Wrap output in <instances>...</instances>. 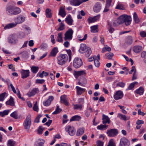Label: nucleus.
Here are the masks:
<instances>
[{"instance_id":"nucleus-1","label":"nucleus","mask_w":146,"mask_h":146,"mask_svg":"<svg viewBox=\"0 0 146 146\" xmlns=\"http://www.w3.org/2000/svg\"><path fill=\"white\" fill-rule=\"evenodd\" d=\"M131 18L130 16L123 15L119 17L116 21L118 24H121L125 23L126 25L128 26L131 23Z\"/></svg>"},{"instance_id":"nucleus-2","label":"nucleus","mask_w":146,"mask_h":146,"mask_svg":"<svg viewBox=\"0 0 146 146\" xmlns=\"http://www.w3.org/2000/svg\"><path fill=\"white\" fill-rule=\"evenodd\" d=\"M6 9L7 13L11 15H17L21 12V10L19 8L12 6L7 7Z\"/></svg>"},{"instance_id":"nucleus-3","label":"nucleus","mask_w":146,"mask_h":146,"mask_svg":"<svg viewBox=\"0 0 146 146\" xmlns=\"http://www.w3.org/2000/svg\"><path fill=\"white\" fill-rule=\"evenodd\" d=\"M31 122V115H28L25 119L23 123V125L25 129L27 132L29 131L30 128Z\"/></svg>"},{"instance_id":"nucleus-4","label":"nucleus","mask_w":146,"mask_h":146,"mask_svg":"<svg viewBox=\"0 0 146 146\" xmlns=\"http://www.w3.org/2000/svg\"><path fill=\"white\" fill-rule=\"evenodd\" d=\"M68 57L66 54H61L57 58L58 64L61 65H62L67 62Z\"/></svg>"},{"instance_id":"nucleus-5","label":"nucleus","mask_w":146,"mask_h":146,"mask_svg":"<svg viewBox=\"0 0 146 146\" xmlns=\"http://www.w3.org/2000/svg\"><path fill=\"white\" fill-rule=\"evenodd\" d=\"M73 33V31L71 29H69L64 34V40L67 41L72 40Z\"/></svg>"},{"instance_id":"nucleus-6","label":"nucleus","mask_w":146,"mask_h":146,"mask_svg":"<svg viewBox=\"0 0 146 146\" xmlns=\"http://www.w3.org/2000/svg\"><path fill=\"white\" fill-rule=\"evenodd\" d=\"M7 40L9 43L15 44L17 41V36L15 34H11L8 38Z\"/></svg>"},{"instance_id":"nucleus-7","label":"nucleus","mask_w":146,"mask_h":146,"mask_svg":"<svg viewBox=\"0 0 146 146\" xmlns=\"http://www.w3.org/2000/svg\"><path fill=\"white\" fill-rule=\"evenodd\" d=\"M123 94L121 90H118L115 92L113 94V98L116 100L122 99L123 96Z\"/></svg>"},{"instance_id":"nucleus-8","label":"nucleus","mask_w":146,"mask_h":146,"mask_svg":"<svg viewBox=\"0 0 146 146\" xmlns=\"http://www.w3.org/2000/svg\"><path fill=\"white\" fill-rule=\"evenodd\" d=\"M82 65V60L79 58H75L73 61V65L76 68L80 67Z\"/></svg>"},{"instance_id":"nucleus-9","label":"nucleus","mask_w":146,"mask_h":146,"mask_svg":"<svg viewBox=\"0 0 146 146\" xmlns=\"http://www.w3.org/2000/svg\"><path fill=\"white\" fill-rule=\"evenodd\" d=\"M107 133L109 137H115L117 135L118 130L116 129H111L107 130Z\"/></svg>"},{"instance_id":"nucleus-10","label":"nucleus","mask_w":146,"mask_h":146,"mask_svg":"<svg viewBox=\"0 0 146 146\" xmlns=\"http://www.w3.org/2000/svg\"><path fill=\"white\" fill-rule=\"evenodd\" d=\"M66 131L68 132L69 134L70 135L72 136L74 135L76 132V130L74 127L70 125L67 126L65 128Z\"/></svg>"},{"instance_id":"nucleus-11","label":"nucleus","mask_w":146,"mask_h":146,"mask_svg":"<svg viewBox=\"0 0 146 146\" xmlns=\"http://www.w3.org/2000/svg\"><path fill=\"white\" fill-rule=\"evenodd\" d=\"M129 142L125 137H122L120 139L119 146H129Z\"/></svg>"},{"instance_id":"nucleus-12","label":"nucleus","mask_w":146,"mask_h":146,"mask_svg":"<svg viewBox=\"0 0 146 146\" xmlns=\"http://www.w3.org/2000/svg\"><path fill=\"white\" fill-rule=\"evenodd\" d=\"M54 99V98L53 96H50L46 101L43 102L44 105L46 106H49L51 102Z\"/></svg>"},{"instance_id":"nucleus-13","label":"nucleus","mask_w":146,"mask_h":146,"mask_svg":"<svg viewBox=\"0 0 146 146\" xmlns=\"http://www.w3.org/2000/svg\"><path fill=\"white\" fill-rule=\"evenodd\" d=\"M69 1L71 5L75 6L79 5L83 2L80 0H69Z\"/></svg>"},{"instance_id":"nucleus-14","label":"nucleus","mask_w":146,"mask_h":146,"mask_svg":"<svg viewBox=\"0 0 146 146\" xmlns=\"http://www.w3.org/2000/svg\"><path fill=\"white\" fill-rule=\"evenodd\" d=\"M100 17V15H98L93 17H89L88 19V21L89 23H94L98 20Z\"/></svg>"},{"instance_id":"nucleus-15","label":"nucleus","mask_w":146,"mask_h":146,"mask_svg":"<svg viewBox=\"0 0 146 146\" xmlns=\"http://www.w3.org/2000/svg\"><path fill=\"white\" fill-rule=\"evenodd\" d=\"M102 119V123L103 124H109L110 123V118L108 116L104 114L103 115Z\"/></svg>"},{"instance_id":"nucleus-16","label":"nucleus","mask_w":146,"mask_h":146,"mask_svg":"<svg viewBox=\"0 0 146 146\" xmlns=\"http://www.w3.org/2000/svg\"><path fill=\"white\" fill-rule=\"evenodd\" d=\"M88 48L86 44H82L80 45V47L79 51L81 53H84L87 50Z\"/></svg>"},{"instance_id":"nucleus-17","label":"nucleus","mask_w":146,"mask_h":146,"mask_svg":"<svg viewBox=\"0 0 146 146\" xmlns=\"http://www.w3.org/2000/svg\"><path fill=\"white\" fill-rule=\"evenodd\" d=\"M101 5L99 2L97 3L94 7V10L95 12H98L101 9Z\"/></svg>"},{"instance_id":"nucleus-18","label":"nucleus","mask_w":146,"mask_h":146,"mask_svg":"<svg viewBox=\"0 0 146 146\" xmlns=\"http://www.w3.org/2000/svg\"><path fill=\"white\" fill-rule=\"evenodd\" d=\"M60 102L63 103L66 106H68L69 105V103L66 100V97L65 95L62 96L60 97Z\"/></svg>"},{"instance_id":"nucleus-19","label":"nucleus","mask_w":146,"mask_h":146,"mask_svg":"<svg viewBox=\"0 0 146 146\" xmlns=\"http://www.w3.org/2000/svg\"><path fill=\"white\" fill-rule=\"evenodd\" d=\"M76 89L77 90V95H81L83 92H84L86 90L85 88H82L78 86L76 87Z\"/></svg>"},{"instance_id":"nucleus-20","label":"nucleus","mask_w":146,"mask_h":146,"mask_svg":"<svg viewBox=\"0 0 146 146\" xmlns=\"http://www.w3.org/2000/svg\"><path fill=\"white\" fill-rule=\"evenodd\" d=\"M58 15L62 17H64L66 16V13L65 12V9L63 7H61L60 8Z\"/></svg>"},{"instance_id":"nucleus-21","label":"nucleus","mask_w":146,"mask_h":146,"mask_svg":"<svg viewBox=\"0 0 146 146\" xmlns=\"http://www.w3.org/2000/svg\"><path fill=\"white\" fill-rule=\"evenodd\" d=\"M142 50V47L140 46H135L133 48V51L136 53H138L140 52Z\"/></svg>"},{"instance_id":"nucleus-22","label":"nucleus","mask_w":146,"mask_h":146,"mask_svg":"<svg viewBox=\"0 0 146 146\" xmlns=\"http://www.w3.org/2000/svg\"><path fill=\"white\" fill-rule=\"evenodd\" d=\"M65 21L69 25H72L73 20L70 15H69L65 19Z\"/></svg>"},{"instance_id":"nucleus-23","label":"nucleus","mask_w":146,"mask_h":146,"mask_svg":"<svg viewBox=\"0 0 146 146\" xmlns=\"http://www.w3.org/2000/svg\"><path fill=\"white\" fill-rule=\"evenodd\" d=\"M17 25V23H11L6 25L4 27V29L5 30L9 29L15 27Z\"/></svg>"},{"instance_id":"nucleus-24","label":"nucleus","mask_w":146,"mask_h":146,"mask_svg":"<svg viewBox=\"0 0 146 146\" xmlns=\"http://www.w3.org/2000/svg\"><path fill=\"white\" fill-rule=\"evenodd\" d=\"M58 52V48L57 47H54L52 50L50 56L55 57Z\"/></svg>"},{"instance_id":"nucleus-25","label":"nucleus","mask_w":146,"mask_h":146,"mask_svg":"<svg viewBox=\"0 0 146 146\" xmlns=\"http://www.w3.org/2000/svg\"><path fill=\"white\" fill-rule=\"evenodd\" d=\"M7 105L13 106L15 105V103L13 99L12 96H11L9 100L6 102Z\"/></svg>"},{"instance_id":"nucleus-26","label":"nucleus","mask_w":146,"mask_h":146,"mask_svg":"<svg viewBox=\"0 0 146 146\" xmlns=\"http://www.w3.org/2000/svg\"><path fill=\"white\" fill-rule=\"evenodd\" d=\"M38 91L37 89L33 90L29 92L27 94L29 97H31L35 95Z\"/></svg>"},{"instance_id":"nucleus-27","label":"nucleus","mask_w":146,"mask_h":146,"mask_svg":"<svg viewBox=\"0 0 146 146\" xmlns=\"http://www.w3.org/2000/svg\"><path fill=\"white\" fill-rule=\"evenodd\" d=\"M108 127V125L106 124L104 125L101 124L97 127V129L102 130H106Z\"/></svg>"},{"instance_id":"nucleus-28","label":"nucleus","mask_w":146,"mask_h":146,"mask_svg":"<svg viewBox=\"0 0 146 146\" xmlns=\"http://www.w3.org/2000/svg\"><path fill=\"white\" fill-rule=\"evenodd\" d=\"M62 38V33H59L58 34L56 41L59 42H62L63 41Z\"/></svg>"},{"instance_id":"nucleus-29","label":"nucleus","mask_w":146,"mask_h":146,"mask_svg":"<svg viewBox=\"0 0 146 146\" xmlns=\"http://www.w3.org/2000/svg\"><path fill=\"white\" fill-rule=\"evenodd\" d=\"M144 92V89L142 87H140L135 91V93L141 95L143 94Z\"/></svg>"},{"instance_id":"nucleus-30","label":"nucleus","mask_w":146,"mask_h":146,"mask_svg":"<svg viewBox=\"0 0 146 146\" xmlns=\"http://www.w3.org/2000/svg\"><path fill=\"white\" fill-rule=\"evenodd\" d=\"M67 69L70 72H73V73H86V72L84 70L77 72L75 70H73L71 67L69 66L67 67Z\"/></svg>"},{"instance_id":"nucleus-31","label":"nucleus","mask_w":146,"mask_h":146,"mask_svg":"<svg viewBox=\"0 0 146 146\" xmlns=\"http://www.w3.org/2000/svg\"><path fill=\"white\" fill-rule=\"evenodd\" d=\"M117 116L120 119L124 121L127 120L129 119V117H127L125 115L120 113L118 114Z\"/></svg>"},{"instance_id":"nucleus-32","label":"nucleus","mask_w":146,"mask_h":146,"mask_svg":"<svg viewBox=\"0 0 146 146\" xmlns=\"http://www.w3.org/2000/svg\"><path fill=\"white\" fill-rule=\"evenodd\" d=\"M81 119V117L78 115H76L72 117L70 119V121H79Z\"/></svg>"},{"instance_id":"nucleus-33","label":"nucleus","mask_w":146,"mask_h":146,"mask_svg":"<svg viewBox=\"0 0 146 146\" xmlns=\"http://www.w3.org/2000/svg\"><path fill=\"white\" fill-rule=\"evenodd\" d=\"M16 23H17L20 24L23 22L25 20L24 17L19 16L17 18Z\"/></svg>"},{"instance_id":"nucleus-34","label":"nucleus","mask_w":146,"mask_h":146,"mask_svg":"<svg viewBox=\"0 0 146 146\" xmlns=\"http://www.w3.org/2000/svg\"><path fill=\"white\" fill-rule=\"evenodd\" d=\"M51 10L50 9H47L46 11V15L47 17L51 18L52 17V15L51 12Z\"/></svg>"},{"instance_id":"nucleus-35","label":"nucleus","mask_w":146,"mask_h":146,"mask_svg":"<svg viewBox=\"0 0 146 146\" xmlns=\"http://www.w3.org/2000/svg\"><path fill=\"white\" fill-rule=\"evenodd\" d=\"M84 133V129L83 128H80L77 131L76 135L79 136L82 135Z\"/></svg>"},{"instance_id":"nucleus-36","label":"nucleus","mask_w":146,"mask_h":146,"mask_svg":"<svg viewBox=\"0 0 146 146\" xmlns=\"http://www.w3.org/2000/svg\"><path fill=\"white\" fill-rule=\"evenodd\" d=\"M133 19L135 23H138L139 22V20L136 13H134Z\"/></svg>"},{"instance_id":"nucleus-37","label":"nucleus","mask_w":146,"mask_h":146,"mask_svg":"<svg viewBox=\"0 0 146 146\" xmlns=\"http://www.w3.org/2000/svg\"><path fill=\"white\" fill-rule=\"evenodd\" d=\"M91 31L92 33H95L97 32V29H98V25H94L90 27Z\"/></svg>"},{"instance_id":"nucleus-38","label":"nucleus","mask_w":146,"mask_h":146,"mask_svg":"<svg viewBox=\"0 0 146 146\" xmlns=\"http://www.w3.org/2000/svg\"><path fill=\"white\" fill-rule=\"evenodd\" d=\"M113 56V54L111 52H109L105 54L106 58L109 60L111 59Z\"/></svg>"},{"instance_id":"nucleus-39","label":"nucleus","mask_w":146,"mask_h":146,"mask_svg":"<svg viewBox=\"0 0 146 146\" xmlns=\"http://www.w3.org/2000/svg\"><path fill=\"white\" fill-rule=\"evenodd\" d=\"M9 110H5L3 112H0V115L2 117H3L5 115H8L9 112Z\"/></svg>"},{"instance_id":"nucleus-40","label":"nucleus","mask_w":146,"mask_h":146,"mask_svg":"<svg viewBox=\"0 0 146 146\" xmlns=\"http://www.w3.org/2000/svg\"><path fill=\"white\" fill-rule=\"evenodd\" d=\"M133 41L132 37L130 36H129L126 39L127 43L129 44H131Z\"/></svg>"},{"instance_id":"nucleus-41","label":"nucleus","mask_w":146,"mask_h":146,"mask_svg":"<svg viewBox=\"0 0 146 146\" xmlns=\"http://www.w3.org/2000/svg\"><path fill=\"white\" fill-rule=\"evenodd\" d=\"M39 69L38 66H33L31 68V70L33 73H36L37 72Z\"/></svg>"},{"instance_id":"nucleus-42","label":"nucleus","mask_w":146,"mask_h":146,"mask_svg":"<svg viewBox=\"0 0 146 146\" xmlns=\"http://www.w3.org/2000/svg\"><path fill=\"white\" fill-rule=\"evenodd\" d=\"M137 83H138L137 82H134L131 83L127 88V90H131L133 89L134 88L135 85Z\"/></svg>"},{"instance_id":"nucleus-43","label":"nucleus","mask_w":146,"mask_h":146,"mask_svg":"<svg viewBox=\"0 0 146 146\" xmlns=\"http://www.w3.org/2000/svg\"><path fill=\"white\" fill-rule=\"evenodd\" d=\"M115 9L120 10H124V7L123 5L120 3H118L115 8Z\"/></svg>"},{"instance_id":"nucleus-44","label":"nucleus","mask_w":146,"mask_h":146,"mask_svg":"<svg viewBox=\"0 0 146 146\" xmlns=\"http://www.w3.org/2000/svg\"><path fill=\"white\" fill-rule=\"evenodd\" d=\"M64 29V25L62 22L60 24L59 27L57 29V31H59Z\"/></svg>"},{"instance_id":"nucleus-45","label":"nucleus","mask_w":146,"mask_h":146,"mask_svg":"<svg viewBox=\"0 0 146 146\" xmlns=\"http://www.w3.org/2000/svg\"><path fill=\"white\" fill-rule=\"evenodd\" d=\"M74 109L75 110L80 109L81 110L82 107V105L81 104H75L74 105Z\"/></svg>"},{"instance_id":"nucleus-46","label":"nucleus","mask_w":146,"mask_h":146,"mask_svg":"<svg viewBox=\"0 0 146 146\" xmlns=\"http://www.w3.org/2000/svg\"><path fill=\"white\" fill-rule=\"evenodd\" d=\"M7 94V93L5 92L0 94V101H3L4 100V99L6 95Z\"/></svg>"},{"instance_id":"nucleus-47","label":"nucleus","mask_w":146,"mask_h":146,"mask_svg":"<svg viewBox=\"0 0 146 146\" xmlns=\"http://www.w3.org/2000/svg\"><path fill=\"white\" fill-rule=\"evenodd\" d=\"M85 52L86 56H89L92 53V51L90 48L88 47L87 49V50Z\"/></svg>"},{"instance_id":"nucleus-48","label":"nucleus","mask_w":146,"mask_h":146,"mask_svg":"<svg viewBox=\"0 0 146 146\" xmlns=\"http://www.w3.org/2000/svg\"><path fill=\"white\" fill-rule=\"evenodd\" d=\"M10 116L15 119H17L18 118V115L17 112L16 111H15L11 113L10 115Z\"/></svg>"},{"instance_id":"nucleus-49","label":"nucleus","mask_w":146,"mask_h":146,"mask_svg":"<svg viewBox=\"0 0 146 146\" xmlns=\"http://www.w3.org/2000/svg\"><path fill=\"white\" fill-rule=\"evenodd\" d=\"M61 111V110L59 108V106H57L56 108L55 111L52 113V114H57L60 113Z\"/></svg>"},{"instance_id":"nucleus-50","label":"nucleus","mask_w":146,"mask_h":146,"mask_svg":"<svg viewBox=\"0 0 146 146\" xmlns=\"http://www.w3.org/2000/svg\"><path fill=\"white\" fill-rule=\"evenodd\" d=\"M66 51L69 56V62H70L71 60L72 52L71 50L70 49L67 50H66Z\"/></svg>"},{"instance_id":"nucleus-51","label":"nucleus","mask_w":146,"mask_h":146,"mask_svg":"<svg viewBox=\"0 0 146 146\" xmlns=\"http://www.w3.org/2000/svg\"><path fill=\"white\" fill-rule=\"evenodd\" d=\"M94 64L97 67H99L100 65V63L99 60L97 59V57L94 60Z\"/></svg>"},{"instance_id":"nucleus-52","label":"nucleus","mask_w":146,"mask_h":146,"mask_svg":"<svg viewBox=\"0 0 146 146\" xmlns=\"http://www.w3.org/2000/svg\"><path fill=\"white\" fill-rule=\"evenodd\" d=\"M45 82V80L44 79H36V80L35 83L38 84H42Z\"/></svg>"},{"instance_id":"nucleus-53","label":"nucleus","mask_w":146,"mask_h":146,"mask_svg":"<svg viewBox=\"0 0 146 146\" xmlns=\"http://www.w3.org/2000/svg\"><path fill=\"white\" fill-rule=\"evenodd\" d=\"M107 146H115L113 139H111L110 140L109 144Z\"/></svg>"},{"instance_id":"nucleus-54","label":"nucleus","mask_w":146,"mask_h":146,"mask_svg":"<svg viewBox=\"0 0 146 146\" xmlns=\"http://www.w3.org/2000/svg\"><path fill=\"white\" fill-rule=\"evenodd\" d=\"M15 144V142L10 140L8 141L7 143L8 146H14Z\"/></svg>"},{"instance_id":"nucleus-55","label":"nucleus","mask_w":146,"mask_h":146,"mask_svg":"<svg viewBox=\"0 0 146 146\" xmlns=\"http://www.w3.org/2000/svg\"><path fill=\"white\" fill-rule=\"evenodd\" d=\"M38 144L39 145L38 146H42L44 144V141L43 139H39L38 140Z\"/></svg>"},{"instance_id":"nucleus-56","label":"nucleus","mask_w":146,"mask_h":146,"mask_svg":"<svg viewBox=\"0 0 146 146\" xmlns=\"http://www.w3.org/2000/svg\"><path fill=\"white\" fill-rule=\"evenodd\" d=\"M125 86V84L123 82H119L117 84L116 86L121 88H123Z\"/></svg>"},{"instance_id":"nucleus-57","label":"nucleus","mask_w":146,"mask_h":146,"mask_svg":"<svg viewBox=\"0 0 146 146\" xmlns=\"http://www.w3.org/2000/svg\"><path fill=\"white\" fill-rule=\"evenodd\" d=\"M37 104V102H36L33 107V109L35 111L38 112V108Z\"/></svg>"},{"instance_id":"nucleus-58","label":"nucleus","mask_w":146,"mask_h":146,"mask_svg":"<svg viewBox=\"0 0 146 146\" xmlns=\"http://www.w3.org/2000/svg\"><path fill=\"white\" fill-rule=\"evenodd\" d=\"M97 146H103V142L100 140L96 141Z\"/></svg>"},{"instance_id":"nucleus-59","label":"nucleus","mask_w":146,"mask_h":146,"mask_svg":"<svg viewBox=\"0 0 146 146\" xmlns=\"http://www.w3.org/2000/svg\"><path fill=\"white\" fill-rule=\"evenodd\" d=\"M41 115H38L34 121L35 123H38L39 122V119L41 117Z\"/></svg>"},{"instance_id":"nucleus-60","label":"nucleus","mask_w":146,"mask_h":146,"mask_svg":"<svg viewBox=\"0 0 146 146\" xmlns=\"http://www.w3.org/2000/svg\"><path fill=\"white\" fill-rule=\"evenodd\" d=\"M10 87L12 89V90L13 93L15 94H16L17 93L16 91L15 90V88L14 86H13V85L12 84H11L10 86H9V85L8 86L9 88H10Z\"/></svg>"},{"instance_id":"nucleus-61","label":"nucleus","mask_w":146,"mask_h":146,"mask_svg":"<svg viewBox=\"0 0 146 146\" xmlns=\"http://www.w3.org/2000/svg\"><path fill=\"white\" fill-rule=\"evenodd\" d=\"M140 35L141 37H146V32L142 31L140 32Z\"/></svg>"},{"instance_id":"nucleus-62","label":"nucleus","mask_w":146,"mask_h":146,"mask_svg":"<svg viewBox=\"0 0 146 146\" xmlns=\"http://www.w3.org/2000/svg\"><path fill=\"white\" fill-rule=\"evenodd\" d=\"M144 123V121L142 120H138L136 122V124L137 125H141V124H143Z\"/></svg>"},{"instance_id":"nucleus-63","label":"nucleus","mask_w":146,"mask_h":146,"mask_svg":"<svg viewBox=\"0 0 146 146\" xmlns=\"http://www.w3.org/2000/svg\"><path fill=\"white\" fill-rule=\"evenodd\" d=\"M112 1V0H106V5L110 7Z\"/></svg>"},{"instance_id":"nucleus-64","label":"nucleus","mask_w":146,"mask_h":146,"mask_svg":"<svg viewBox=\"0 0 146 146\" xmlns=\"http://www.w3.org/2000/svg\"><path fill=\"white\" fill-rule=\"evenodd\" d=\"M141 57L143 58H144L145 60H146V52L145 51H143L141 55Z\"/></svg>"}]
</instances>
